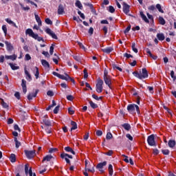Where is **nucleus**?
Wrapping results in <instances>:
<instances>
[{
	"label": "nucleus",
	"instance_id": "nucleus-27",
	"mask_svg": "<svg viewBox=\"0 0 176 176\" xmlns=\"http://www.w3.org/2000/svg\"><path fill=\"white\" fill-rule=\"evenodd\" d=\"M168 145L169 148H174L176 145L175 140H170L168 142Z\"/></svg>",
	"mask_w": 176,
	"mask_h": 176
},
{
	"label": "nucleus",
	"instance_id": "nucleus-2",
	"mask_svg": "<svg viewBox=\"0 0 176 176\" xmlns=\"http://www.w3.org/2000/svg\"><path fill=\"white\" fill-rule=\"evenodd\" d=\"M137 111V113L138 115H140V107H138V105L135 104H129L127 106V111L128 112H134V111Z\"/></svg>",
	"mask_w": 176,
	"mask_h": 176
},
{
	"label": "nucleus",
	"instance_id": "nucleus-47",
	"mask_svg": "<svg viewBox=\"0 0 176 176\" xmlns=\"http://www.w3.org/2000/svg\"><path fill=\"white\" fill-rule=\"evenodd\" d=\"M1 105L3 108H9V105H8V104L3 101V99L1 100Z\"/></svg>",
	"mask_w": 176,
	"mask_h": 176
},
{
	"label": "nucleus",
	"instance_id": "nucleus-8",
	"mask_svg": "<svg viewBox=\"0 0 176 176\" xmlns=\"http://www.w3.org/2000/svg\"><path fill=\"white\" fill-rule=\"evenodd\" d=\"M45 32H46V34L50 35V36H52L53 39H56V40L58 39V37H57V35H56V34L53 31H52L50 28L45 29Z\"/></svg>",
	"mask_w": 176,
	"mask_h": 176
},
{
	"label": "nucleus",
	"instance_id": "nucleus-24",
	"mask_svg": "<svg viewBox=\"0 0 176 176\" xmlns=\"http://www.w3.org/2000/svg\"><path fill=\"white\" fill-rule=\"evenodd\" d=\"M122 127H123L124 130H126V131H130L131 129V126L129 123H124L122 124Z\"/></svg>",
	"mask_w": 176,
	"mask_h": 176
},
{
	"label": "nucleus",
	"instance_id": "nucleus-6",
	"mask_svg": "<svg viewBox=\"0 0 176 176\" xmlns=\"http://www.w3.org/2000/svg\"><path fill=\"white\" fill-rule=\"evenodd\" d=\"M26 35H29V36H31L34 39H38V34H35L34 31L32 30V29H27L25 31Z\"/></svg>",
	"mask_w": 176,
	"mask_h": 176
},
{
	"label": "nucleus",
	"instance_id": "nucleus-53",
	"mask_svg": "<svg viewBox=\"0 0 176 176\" xmlns=\"http://www.w3.org/2000/svg\"><path fill=\"white\" fill-rule=\"evenodd\" d=\"M148 9L150 12H153V10H156V7H155L154 5H151L148 8Z\"/></svg>",
	"mask_w": 176,
	"mask_h": 176
},
{
	"label": "nucleus",
	"instance_id": "nucleus-32",
	"mask_svg": "<svg viewBox=\"0 0 176 176\" xmlns=\"http://www.w3.org/2000/svg\"><path fill=\"white\" fill-rule=\"evenodd\" d=\"M76 6L80 9L81 10L83 9V6L82 5V3H80V1L77 0L75 3Z\"/></svg>",
	"mask_w": 176,
	"mask_h": 176
},
{
	"label": "nucleus",
	"instance_id": "nucleus-57",
	"mask_svg": "<svg viewBox=\"0 0 176 176\" xmlns=\"http://www.w3.org/2000/svg\"><path fill=\"white\" fill-rule=\"evenodd\" d=\"M130 30H131V25H129L127 26V28L124 30V34L129 33V31H130Z\"/></svg>",
	"mask_w": 176,
	"mask_h": 176
},
{
	"label": "nucleus",
	"instance_id": "nucleus-61",
	"mask_svg": "<svg viewBox=\"0 0 176 176\" xmlns=\"http://www.w3.org/2000/svg\"><path fill=\"white\" fill-rule=\"evenodd\" d=\"M20 6L21 8H22L23 10H30V7L28 6H26V7H24V5H23L22 3H20Z\"/></svg>",
	"mask_w": 176,
	"mask_h": 176
},
{
	"label": "nucleus",
	"instance_id": "nucleus-64",
	"mask_svg": "<svg viewBox=\"0 0 176 176\" xmlns=\"http://www.w3.org/2000/svg\"><path fill=\"white\" fill-rule=\"evenodd\" d=\"M66 98H67V100H68V101L74 100V96L72 95L67 96Z\"/></svg>",
	"mask_w": 176,
	"mask_h": 176
},
{
	"label": "nucleus",
	"instance_id": "nucleus-1",
	"mask_svg": "<svg viewBox=\"0 0 176 176\" xmlns=\"http://www.w3.org/2000/svg\"><path fill=\"white\" fill-rule=\"evenodd\" d=\"M133 75L135 76L136 78H138V79H146L148 78V70H146V68H142V73H138V72H133Z\"/></svg>",
	"mask_w": 176,
	"mask_h": 176
},
{
	"label": "nucleus",
	"instance_id": "nucleus-34",
	"mask_svg": "<svg viewBox=\"0 0 176 176\" xmlns=\"http://www.w3.org/2000/svg\"><path fill=\"white\" fill-rule=\"evenodd\" d=\"M109 174L111 176L113 175V166L112 164L109 165Z\"/></svg>",
	"mask_w": 176,
	"mask_h": 176
},
{
	"label": "nucleus",
	"instance_id": "nucleus-18",
	"mask_svg": "<svg viewBox=\"0 0 176 176\" xmlns=\"http://www.w3.org/2000/svg\"><path fill=\"white\" fill-rule=\"evenodd\" d=\"M43 122L44 123V126H52V122L47 118H43Z\"/></svg>",
	"mask_w": 176,
	"mask_h": 176
},
{
	"label": "nucleus",
	"instance_id": "nucleus-59",
	"mask_svg": "<svg viewBox=\"0 0 176 176\" xmlns=\"http://www.w3.org/2000/svg\"><path fill=\"white\" fill-rule=\"evenodd\" d=\"M124 57H126V58H133V55L128 53H124Z\"/></svg>",
	"mask_w": 176,
	"mask_h": 176
},
{
	"label": "nucleus",
	"instance_id": "nucleus-56",
	"mask_svg": "<svg viewBox=\"0 0 176 176\" xmlns=\"http://www.w3.org/2000/svg\"><path fill=\"white\" fill-rule=\"evenodd\" d=\"M146 15H147L148 19H149V20H151V21H152L153 23H154L153 16L151 15V14H149V12H147V13H146Z\"/></svg>",
	"mask_w": 176,
	"mask_h": 176
},
{
	"label": "nucleus",
	"instance_id": "nucleus-51",
	"mask_svg": "<svg viewBox=\"0 0 176 176\" xmlns=\"http://www.w3.org/2000/svg\"><path fill=\"white\" fill-rule=\"evenodd\" d=\"M58 111H60V105L56 106L54 109V113H58Z\"/></svg>",
	"mask_w": 176,
	"mask_h": 176
},
{
	"label": "nucleus",
	"instance_id": "nucleus-3",
	"mask_svg": "<svg viewBox=\"0 0 176 176\" xmlns=\"http://www.w3.org/2000/svg\"><path fill=\"white\" fill-rule=\"evenodd\" d=\"M102 85H104V81L101 78H98V82L96 85V90L97 93H102Z\"/></svg>",
	"mask_w": 176,
	"mask_h": 176
},
{
	"label": "nucleus",
	"instance_id": "nucleus-45",
	"mask_svg": "<svg viewBox=\"0 0 176 176\" xmlns=\"http://www.w3.org/2000/svg\"><path fill=\"white\" fill-rule=\"evenodd\" d=\"M2 30H3L5 35L6 36L8 34V28L6 27V25H3L2 26Z\"/></svg>",
	"mask_w": 176,
	"mask_h": 176
},
{
	"label": "nucleus",
	"instance_id": "nucleus-16",
	"mask_svg": "<svg viewBox=\"0 0 176 176\" xmlns=\"http://www.w3.org/2000/svg\"><path fill=\"white\" fill-rule=\"evenodd\" d=\"M140 17H142V20H144V21L145 23H146L147 24H149V19H148L146 16L145 14H144V12L141 11L140 12Z\"/></svg>",
	"mask_w": 176,
	"mask_h": 176
},
{
	"label": "nucleus",
	"instance_id": "nucleus-25",
	"mask_svg": "<svg viewBox=\"0 0 176 176\" xmlns=\"http://www.w3.org/2000/svg\"><path fill=\"white\" fill-rule=\"evenodd\" d=\"M104 166H107V162L106 161L98 164L97 166H96V168L102 169V168H104Z\"/></svg>",
	"mask_w": 176,
	"mask_h": 176
},
{
	"label": "nucleus",
	"instance_id": "nucleus-58",
	"mask_svg": "<svg viewBox=\"0 0 176 176\" xmlns=\"http://www.w3.org/2000/svg\"><path fill=\"white\" fill-rule=\"evenodd\" d=\"M163 155H170V151L168 149L162 150Z\"/></svg>",
	"mask_w": 176,
	"mask_h": 176
},
{
	"label": "nucleus",
	"instance_id": "nucleus-52",
	"mask_svg": "<svg viewBox=\"0 0 176 176\" xmlns=\"http://www.w3.org/2000/svg\"><path fill=\"white\" fill-rule=\"evenodd\" d=\"M73 20H74V21H76L78 23H80L82 22V19H80V18H79V16L76 17V16H73Z\"/></svg>",
	"mask_w": 176,
	"mask_h": 176
},
{
	"label": "nucleus",
	"instance_id": "nucleus-38",
	"mask_svg": "<svg viewBox=\"0 0 176 176\" xmlns=\"http://www.w3.org/2000/svg\"><path fill=\"white\" fill-rule=\"evenodd\" d=\"M90 107L93 108V109H96V108H98V105L97 104L94 103L93 101H89Z\"/></svg>",
	"mask_w": 176,
	"mask_h": 176
},
{
	"label": "nucleus",
	"instance_id": "nucleus-62",
	"mask_svg": "<svg viewBox=\"0 0 176 176\" xmlns=\"http://www.w3.org/2000/svg\"><path fill=\"white\" fill-rule=\"evenodd\" d=\"M86 170L89 171L90 173H94V171H96V170H94V164H93L91 168H87L86 169Z\"/></svg>",
	"mask_w": 176,
	"mask_h": 176
},
{
	"label": "nucleus",
	"instance_id": "nucleus-28",
	"mask_svg": "<svg viewBox=\"0 0 176 176\" xmlns=\"http://www.w3.org/2000/svg\"><path fill=\"white\" fill-rule=\"evenodd\" d=\"M71 125L72 126L71 128V131H72V130H76V129H78V124H76L75 121H72Z\"/></svg>",
	"mask_w": 176,
	"mask_h": 176
},
{
	"label": "nucleus",
	"instance_id": "nucleus-60",
	"mask_svg": "<svg viewBox=\"0 0 176 176\" xmlns=\"http://www.w3.org/2000/svg\"><path fill=\"white\" fill-rule=\"evenodd\" d=\"M109 12H110V13H115V8H113V6H109Z\"/></svg>",
	"mask_w": 176,
	"mask_h": 176
},
{
	"label": "nucleus",
	"instance_id": "nucleus-4",
	"mask_svg": "<svg viewBox=\"0 0 176 176\" xmlns=\"http://www.w3.org/2000/svg\"><path fill=\"white\" fill-rule=\"evenodd\" d=\"M36 151L35 150L33 151H28L25 150L24 153L28 159H34L36 155Z\"/></svg>",
	"mask_w": 176,
	"mask_h": 176
},
{
	"label": "nucleus",
	"instance_id": "nucleus-20",
	"mask_svg": "<svg viewBox=\"0 0 176 176\" xmlns=\"http://www.w3.org/2000/svg\"><path fill=\"white\" fill-rule=\"evenodd\" d=\"M25 74L26 75V79L28 80V82H31L32 80V77L31 76V74L28 71H27V69H25Z\"/></svg>",
	"mask_w": 176,
	"mask_h": 176
},
{
	"label": "nucleus",
	"instance_id": "nucleus-31",
	"mask_svg": "<svg viewBox=\"0 0 176 176\" xmlns=\"http://www.w3.org/2000/svg\"><path fill=\"white\" fill-rule=\"evenodd\" d=\"M14 141L15 142L16 148L19 149V148H20V146H21V142H19V140H17V138H14Z\"/></svg>",
	"mask_w": 176,
	"mask_h": 176
},
{
	"label": "nucleus",
	"instance_id": "nucleus-35",
	"mask_svg": "<svg viewBox=\"0 0 176 176\" xmlns=\"http://www.w3.org/2000/svg\"><path fill=\"white\" fill-rule=\"evenodd\" d=\"M9 65H10V68H11L13 71H16V69H20V67H19V66H15L13 63H9Z\"/></svg>",
	"mask_w": 176,
	"mask_h": 176
},
{
	"label": "nucleus",
	"instance_id": "nucleus-12",
	"mask_svg": "<svg viewBox=\"0 0 176 176\" xmlns=\"http://www.w3.org/2000/svg\"><path fill=\"white\" fill-rule=\"evenodd\" d=\"M21 86L23 94H25L27 93V81L25 80L22 79Z\"/></svg>",
	"mask_w": 176,
	"mask_h": 176
},
{
	"label": "nucleus",
	"instance_id": "nucleus-7",
	"mask_svg": "<svg viewBox=\"0 0 176 176\" xmlns=\"http://www.w3.org/2000/svg\"><path fill=\"white\" fill-rule=\"evenodd\" d=\"M28 168H29L28 164H25V175H28V173H29L30 176H36V174L32 173V168L30 167L29 169Z\"/></svg>",
	"mask_w": 176,
	"mask_h": 176
},
{
	"label": "nucleus",
	"instance_id": "nucleus-19",
	"mask_svg": "<svg viewBox=\"0 0 176 176\" xmlns=\"http://www.w3.org/2000/svg\"><path fill=\"white\" fill-rule=\"evenodd\" d=\"M64 14V6L63 4H60L58 7V14Z\"/></svg>",
	"mask_w": 176,
	"mask_h": 176
},
{
	"label": "nucleus",
	"instance_id": "nucleus-40",
	"mask_svg": "<svg viewBox=\"0 0 176 176\" xmlns=\"http://www.w3.org/2000/svg\"><path fill=\"white\" fill-rule=\"evenodd\" d=\"M36 72L34 74V76L36 77V79H38L39 78V68L38 67H35Z\"/></svg>",
	"mask_w": 176,
	"mask_h": 176
},
{
	"label": "nucleus",
	"instance_id": "nucleus-42",
	"mask_svg": "<svg viewBox=\"0 0 176 176\" xmlns=\"http://www.w3.org/2000/svg\"><path fill=\"white\" fill-rule=\"evenodd\" d=\"M65 76H67L68 80H69L70 82H73L74 85H75V80L74 78H71L69 75H68L67 73H65Z\"/></svg>",
	"mask_w": 176,
	"mask_h": 176
},
{
	"label": "nucleus",
	"instance_id": "nucleus-11",
	"mask_svg": "<svg viewBox=\"0 0 176 176\" xmlns=\"http://www.w3.org/2000/svg\"><path fill=\"white\" fill-rule=\"evenodd\" d=\"M52 75H54V76H56L59 79H62V80H68V76L60 74L56 72H53Z\"/></svg>",
	"mask_w": 176,
	"mask_h": 176
},
{
	"label": "nucleus",
	"instance_id": "nucleus-50",
	"mask_svg": "<svg viewBox=\"0 0 176 176\" xmlns=\"http://www.w3.org/2000/svg\"><path fill=\"white\" fill-rule=\"evenodd\" d=\"M54 52V45L52 44L50 47V54L51 55L53 54Z\"/></svg>",
	"mask_w": 176,
	"mask_h": 176
},
{
	"label": "nucleus",
	"instance_id": "nucleus-14",
	"mask_svg": "<svg viewBox=\"0 0 176 176\" xmlns=\"http://www.w3.org/2000/svg\"><path fill=\"white\" fill-rule=\"evenodd\" d=\"M5 45L7 47L8 52H12L13 50V45L9 41H5Z\"/></svg>",
	"mask_w": 176,
	"mask_h": 176
},
{
	"label": "nucleus",
	"instance_id": "nucleus-44",
	"mask_svg": "<svg viewBox=\"0 0 176 176\" xmlns=\"http://www.w3.org/2000/svg\"><path fill=\"white\" fill-rule=\"evenodd\" d=\"M92 98H94V100H96V101H100V100H102V97H98L97 95L96 94H93L92 95Z\"/></svg>",
	"mask_w": 176,
	"mask_h": 176
},
{
	"label": "nucleus",
	"instance_id": "nucleus-39",
	"mask_svg": "<svg viewBox=\"0 0 176 176\" xmlns=\"http://www.w3.org/2000/svg\"><path fill=\"white\" fill-rule=\"evenodd\" d=\"M45 131L47 133V134H51L52 133V129L50 126H44Z\"/></svg>",
	"mask_w": 176,
	"mask_h": 176
},
{
	"label": "nucleus",
	"instance_id": "nucleus-15",
	"mask_svg": "<svg viewBox=\"0 0 176 176\" xmlns=\"http://www.w3.org/2000/svg\"><path fill=\"white\" fill-rule=\"evenodd\" d=\"M113 51V48L111 47H107L106 48L102 49V52H103V53H107V54H109V53H111Z\"/></svg>",
	"mask_w": 176,
	"mask_h": 176
},
{
	"label": "nucleus",
	"instance_id": "nucleus-36",
	"mask_svg": "<svg viewBox=\"0 0 176 176\" xmlns=\"http://www.w3.org/2000/svg\"><path fill=\"white\" fill-rule=\"evenodd\" d=\"M155 8L157 9L160 13H164V11L163 10V9H162V6L160 4H156Z\"/></svg>",
	"mask_w": 176,
	"mask_h": 176
},
{
	"label": "nucleus",
	"instance_id": "nucleus-37",
	"mask_svg": "<svg viewBox=\"0 0 176 176\" xmlns=\"http://www.w3.org/2000/svg\"><path fill=\"white\" fill-rule=\"evenodd\" d=\"M65 156H67V157H68L69 159H73L72 155H69V154H68V153H62L60 154V157L64 158Z\"/></svg>",
	"mask_w": 176,
	"mask_h": 176
},
{
	"label": "nucleus",
	"instance_id": "nucleus-46",
	"mask_svg": "<svg viewBox=\"0 0 176 176\" xmlns=\"http://www.w3.org/2000/svg\"><path fill=\"white\" fill-rule=\"evenodd\" d=\"M83 72H84V78L87 79V78H89V73H87V69H84Z\"/></svg>",
	"mask_w": 176,
	"mask_h": 176
},
{
	"label": "nucleus",
	"instance_id": "nucleus-5",
	"mask_svg": "<svg viewBox=\"0 0 176 176\" xmlns=\"http://www.w3.org/2000/svg\"><path fill=\"white\" fill-rule=\"evenodd\" d=\"M147 142L150 146H156V142L155 141V135L152 134L148 136Z\"/></svg>",
	"mask_w": 176,
	"mask_h": 176
},
{
	"label": "nucleus",
	"instance_id": "nucleus-10",
	"mask_svg": "<svg viewBox=\"0 0 176 176\" xmlns=\"http://www.w3.org/2000/svg\"><path fill=\"white\" fill-rule=\"evenodd\" d=\"M105 85L108 86L110 89H112V80L111 79V76L109 77H104L103 78Z\"/></svg>",
	"mask_w": 176,
	"mask_h": 176
},
{
	"label": "nucleus",
	"instance_id": "nucleus-63",
	"mask_svg": "<svg viewBox=\"0 0 176 176\" xmlns=\"http://www.w3.org/2000/svg\"><path fill=\"white\" fill-rule=\"evenodd\" d=\"M96 134L98 137H101L102 135V131L97 130Z\"/></svg>",
	"mask_w": 176,
	"mask_h": 176
},
{
	"label": "nucleus",
	"instance_id": "nucleus-13",
	"mask_svg": "<svg viewBox=\"0 0 176 176\" xmlns=\"http://www.w3.org/2000/svg\"><path fill=\"white\" fill-rule=\"evenodd\" d=\"M5 58L6 60H12V61H14V60H17V55L13 54V55H6Z\"/></svg>",
	"mask_w": 176,
	"mask_h": 176
},
{
	"label": "nucleus",
	"instance_id": "nucleus-49",
	"mask_svg": "<svg viewBox=\"0 0 176 176\" xmlns=\"http://www.w3.org/2000/svg\"><path fill=\"white\" fill-rule=\"evenodd\" d=\"M45 22L46 23V24H49L50 25H52V24H53V21H52V20H50V19L49 18L45 19Z\"/></svg>",
	"mask_w": 176,
	"mask_h": 176
},
{
	"label": "nucleus",
	"instance_id": "nucleus-29",
	"mask_svg": "<svg viewBox=\"0 0 176 176\" xmlns=\"http://www.w3.org/2000/svg\"><path fill=\"white\" fill-rule=\"evenodd\" d=\"M65 152H70V153H72V155H75L76 153L74 152V149L69 146L65 147Z\"/></svg>",
	"mask_w": 176,
	"mask_h": 176
},
{
	"label": "nucleus",
	"instance_id": "nucleus-26",
	"mask_svg": "<svg viewBox=\"0 0 176 176\" xmlns=\"http://www.w3.org/2000/svg\"><path fill=\"white\" fill-rule=\"evenodd\" d=\"M41 64L45 67H47V68H50V64H49V62H47L46 60L43 59L41 60Z\"/></svg>",
	"mask_w": 176,
	"mask_h": 176
},
{
	"label": "nucleus",
	"instance_id": "nucleus-48",
	"mask_svg": "<svg viewBox=\"0 0 176 176\" xmlns=\"http://www.w3.org/2000/svg\"><path fill=\"white\" fill-rule=\"evenodd\" d=\"M170 77L172 78V79H173V80H176V76L174 70L170 71Z\"/></svg>",
	"mask_w": 176,
	"mask_h": 176
},
{
	"label": "nucleus",
	"instance_id": "nucleus-41",
	"mask_svg": "<svg viewBox=\"0 0 176 176\" xmlns=\"http://www.w3.org/2000/svg\"><path fill=\"white\" fill-rule=\"evenodd\" d=\"M131 47H132V50H133V52H134V53H138V49L135 48V43H132Z\"/></svg>",
	"mask_w": 176,
	"mask_h": 176
},
{
	"label": "nucleus",
	"instance_id": "nucleus-23",
	"mask_svg": "<svg viewBox=\"0 0 176 176\" xmlns=\"http://www.w3.org/2000/svg\"><path fill=\"white\" fill-rule=\"evenodd\" d=\"M34 17L36 19V23H38V25L41 27L42 25V20H41V17H39V15L34 14Z\"/></svg>",
	"mask_w": 176,
	"mask_h": 176
},
{
	"label": "nucleus",
	"instance_id": "nucleus-17",
	"mask_svg": "<svg viewBox=\"0 0 176 176\" xmlns=\"http://www.w3.org/2000/svg\"><path fill=\"white\" fill-rule=\"evenodd\" d=\"M38 93H39V89H36L35 91V93L33 94H29L28 96V100H29V101H31V100H32L33 97H36Z\"/></svg>",
	"mask_w": 176,
	"mask_h": 176
},
{
	"label": "nucleus",
	"instance_id": "nucleus-43",
	"mask_svg": "<svg viewBox=\"0 0 176 176\" xmlns=\"http://www.w3.org/2000/svg\"><path fill=\"white\" fill-rule=\"evenodd\" d=\"M58 151V148H50L48 153H54V152Z\"/></svg>",
	"mask_w": 176,
	"mask_h": 176
},
{
	"label": "nucleus",
	"instance_id": "nucleus-54",
	"mask_svg": "<svg viewBox=\"0 0 176 176\" xmlns=\"http://www.w3.org/2000/svg\"><path fill=\"white\" fill-rule=\"evenodd\" d=\"M112 137H113V135L111 132H109L107 133V135H106L107 140H111Z\"/></svg>",
	"mask_w": 176,
	"mask_h": 176
},
{
	"label": "nucleus",
	"instance_id": "nucleus-33",
	"mask_svg": "<svg viewBox=\"0 0 176 176\" xmlns=\"http://www.w3.org/2000/svg\"><path fill=\"white\" fill-rule=\"evenodd\" d=\"M10 161L11 162V163H15L16 162V155H14V153L10 155Z\"/></svg>",
	"mask_w": 176,
	"mask_h": 176
},
{
	"label": "nucleus",
	"instance_id": "nucleus-55",
	"mask_svg": "<svg viewBox=\"0 0 176 176\" xmlns=\"http://www.w3.org/2000/svg\"><path fill=\"white\" fill-rule=\"evenodd\" d=\"M147 89L151 94H153V93H155V91L153 90V87L148 86L147 87Z\"/></svg>",
	"mask_w": 176,
	"mask_h": 176
},
{
	"label": "nucleus",
	"instance_id": "nucleus-21",
	"mask_svg": "<svg viewBox=\"0 0 176 176\" xmlns=\"http://www.w3.org/2000/svg\"><path fill=\"white\" fill-rule=\"evenodd\" d=\"M157 38L158 41H164L166 39V36H164V34L163 33H157Z\"/></svg>",
	"mask_w": 176,
	"mask_h": 176
},
{
	"label": "nucleus",
	"instance_id": "nucleus-22",
	"mask_svg": "<svg viewBox=\"0 0 176 176\" xmlns=\"http://www.w3.org/2000/svg\"><path fill=\"white\" fill-rule=\"evenodd\" d=\"M52 159H53V157L52 156V155H47L43 157L42 160V163H44L45 162H50Z\"/></svg>",
	"mask_w": 176,
	"mask_h": 176
},
{
	"label": "nucleus",
	"instance_id": "nucleus-30",
	"mask_svg": "<svg viewBox=\"0 0 176 176\" xmlns=\"http://www.w3.org/2000/svg\"><path fill=\"white\" fill-rule=\"evenodd\" d=\"M158 20L161 25H164L166 24V20L164 18H163V16H159Z\"/></svg>",
	"mask_w": 176,
	"mask_h": 176
},
{
	"label": "nucleus",
	"instance_id": "nucleus-9",
	"mask_svg": "<svg viewBox=\"0 0 176 176\" xmlns=\"http://www.w3.org/2000/svg\"><path fill=\"white\" fill-rule=\"evenodd\" d=\"M122 6L123 12L125 14H129V13H130V6L127 4L126 2H123Z\"/></svg>",
	"mask_w": 176,
	"mask_h": 176
}]
</instances>
